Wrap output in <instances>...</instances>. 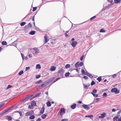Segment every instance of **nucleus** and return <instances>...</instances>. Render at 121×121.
I'll use <instances>...</instances> for the list:
<instances>
[{"mask_svg":"<svg viewBox=\"0 0 121 121\" xmlns=\"http://www.w3.org/2000/svg\"><path fill=\"white\" fill-rule=\"evenodd\" d=\"M2 43L3 45H6L7 44V43L6 41H3L2 42Z\"/></svg>","mask_w":121,"mask_h":121,"instance_id":"30","label":"nucleus"},{"mask_svg":"<svg viewBox=\"0 0 121 121\" xmlns=\"http://www.w3.org/2000/svg\"><path fill=\"white\" fill-rule=\"evenodd\" d=\"M37 7H35L33 8V11L34 12L37 9Z\"/></svg>","mask_w":121,"mask_h":121,"instance_id":"50","label":"nucleus"},{"mask_svg":"<svg viewBox=\"0 0 121 121\" xmlns=\"http://www.w3.org/2000/svg\"><path fill=\"white\" fill-rule=\"evenodd\" d=\"M26 24V22H22L20 23V25L22 26L25 25Z\"/></svg>","mask_w":121,"mask_h":121,"instance_id":"37","label":"nucleus"},{"mask_svg":"<svg viewBox=\"0 0 121 121\" xmlns=\"http://www.w3.org/2000/svg\"><path fill=\"white\" fill-rule=\"evenodd\" d=\"M75 67L76 68H78L79 66V62L78 61L75 64Z\"/></svg>","mask_w":121,"mask_h":121,"instance_id":"18","label":"nucleus"},{"mask_svg":"<svg viewBox=\"0 0 121 121\" xmlns=\"http://www.w3.org/2000/svg\"><path fill=\"white\" fill-rule=\"evenodd\" d=\"M21 54L23 60H24V55L21 53Z\"/></svg>","mask_w":121,"mask_h":121,"instance_id":"56","label":"nucleus"},{"mask_svg":"<svg viewBox=\"0 0 121 121\" xmlns=\"http://www.w3.org/2000/svg\"><path fill=\"white\" fill-rule=\"evenodd\" d=\"M70 65L69 64H67L65 66V68L66 69H68V68H69L70 67Z\"/></svg>","mask_w":121,"mask_h":121,"instance_id":"33","label":"nucleus"},{"mask_svg":"<svg viewBox=\"0 0 121 121\" xmlns=\"http://www.w3.org/2000/svg\"><path fill=\"white\" fill-rule=\"evenodd\" d=\"M83 78L86 80H87L88 79V77L86 76H84L83 77Z\"/></svg>","mask_w":121,"mask_h":121,"instance_id":"60","label":"nucleus"},{"mask_svg":"<svg viewBox=\"0 0 121 121\" xmlns=\"http://www.w3.org/2000/svg\"><path fill=\"white\" fill-rule=\"evenodd\" d=\"M28 28H31L32 27V25L30 22L28 23Z\"/></svg>","mask_w":121,"mask_h":121,"instance_id":"29","label":"nucleus"},{"mask_svg":"<svg viewBox=\"0 0 121 121\" xmlns=\"http://www.w3.org/2000/svg\"><path fill=\"white\" fill-rule=\"evenodd\" d=\"M5 103H3L0 105V109L1 108L4 104Z\"/></svg>","mask_w":121,"mask_h":121,"instance_id":"52","label":"nucleus"},{"mask_svg":"<svg viewBox=\"0 0 121 121\" xmlns=\"http://www.w3.org/2000/svg\"><path fill=\"white\" fill-rule=\"evenodd\" d=\"M107 96V94L106 93H104L103 95V97H106Z\"/></svg>","mask_w":121,"mask_h":121,"instance_id":"53","label":"nucleus"},{"mask_svg":"<svg viewBox=\"0 0 121 121\" xmlns=\"http://www.w3.org/2000/svg\"><path fill=\"white\" fill-rule=\"evenodd\" d=\"M38 88L39 89H41L43 88L42 86H41V85H40L38 86Z\"/></svg>","mask_w":121,"mask_h":121,"instance_id":"54","label":"nucleus"},{"mask_svg":"<svg viewBox=\"0 0 121 121\" xmlns=\"http://www.w3.org/2000/svg\"><path fill=\"white\" fill-rule=\"evenodd\" d=\"M30 69V67H26V68L25 71H27L28 70H29Z\"/></svg>","mask_w":121,"mask_h":121,"instance_id":"49","label":"nucleus"},{"mask_svg":"<svg viewBox=\"0 0 121 121\" xmlns=\"http://www.w3.org/2000/svg\"><path fill=\"white\" fill-rule=\"evenodd\" d=\"M87 76L90 77L91 78H92L93 77V76L90 74L89 73V74L87 75Z\"/></svg>","mask_w":121,"mask_h":121,"instance_id":"45","label":"nucleus"},{"mask_svg":"<svg viewBox=\"0 0 121 121\" xmlns=\"http://www.w3.org/2000/svg\"><path fill=\"white\" fill-rule=\"evenodd\" d=\"M91 93L92 95H93L96 98L98 96V95L97 94H95L94 93H93L92 92H91Z\"/></svg>","mask_w":121,"mask_h":121,"instance_id":"22","label":"nucleus"},{"mask_svg":"<svg viewBox=\"0 0 121 121\" xmlns=\"http://www.w3.org/2000/svg\"><path fill=\"white\" fill-rule=\"evenodd\" d=\"M115 2L114 3L117 4L119 3L121 1V0H114Z\"/></svg>","mask_w":121,"mask_h":121,"instance_id":"31","label":"nucleus"},{"mask_svg":"<svg viewBox=\"0 0 121 121\" xmlns=\"http://www.w3.org/2000/svg\"><path fill=\"white\" fill-rule=\"evenodd\" d=\"M77 43V42L76 41H73L71 43V45L73 48L75 47Z\"/></svg>","mask_w":121,"mask_h":121,"instance_id":"9","label":"nucleus"},{"mask_svg":"<svg viewBox=\"0 0 121 121\" xmlns=\"http://www.w3.org/2000/svg\"><path fill=\"white\" fill-rule=\"evenodd\" d=\"M96 17V16H95L92 17H91L90 19V20H92L94 19H95Z\"/></svg>","mask_w":121,"mask_h":121,"instance_id":"47","label":"nucleus"},{"mask_svg":"<svg viewBox=\"0 0 121 121\" xmlns=\"http://www.w3.org/2000/svg\"><path fill=\"white\" fill-rule=\"evenodd\" d=\"M13 86H12L9 85L7 87L6 89H9L11 88Z\"/></svg>","mask_w":121,"mask_h":121,"instance_id":"42","label":"nucleus"},{"mask_svg":"<svg viewBox=\"0 0 121 121\" xmlns=\"http://www.w3.org/2000/svg\"><path fill=\"white\" fill-rule=\"evenodd\" d=\"M30 104L31 106L32 107L35 106H36V102L34 101H31L30 102Z\"/></svg>","mask_w":121,"mask_h":121,"instance_id":"10","label":"nucleus"},{"mask_svg":"<svg viewBox=\"0 0 121 121\" xmlns=\"http://www.w3.org/2000/svg\"><path fill=\"white\" fill-rule=\"evenodd\" d=\"M23 71L22 70L20 71L18 73V74L19 75H21L23 73Z\"/></svg>","mask_w":121,"mask_h":121,"instance_id":"39","label":"nucleus"},{"mask_svg":"<svg viewBox=\"0 0 121 121\" xmlns=\"http://www.w3.org/2000/svg\"><path fill=\"white\" fill-rule=\"evenodd\" d=\"M41 68V66L39 64H38L36 65V68L37 69H40Z\"/></svg>","mask_w":121,"mask_h":121,"instance_id":"26","label":"nucleus"},{"mask_svg":"<svg viewBox=\"0 0 121 121\" xmlns=\"http://www.w3.org/2000/svg\"><path fill=\"white\" fill-rule=\"evenodd\" d=\"M46 116L47 115L46 114H44L42 115L41 117L42 119H44L45 118Z\"/></svg>","mask_w":121,"mask_h":121,"instance_id":"24","label":"nucleus"},{"mask_svg":"<svg viewBox=\"0 0 121 121\" xmlns=\"http://www.w3.org/2000/svg\"><path fill=\"white\" fill-rule=\"evenodd\" d=\"M42 82V80H40L39 81H37L35 83L36 84L37 83L40 84Z\"/></svg>","mask_w":121,"mask_h":121,"instance_id":"32","label":"nucleus"},{"mask_svg":"<svg viewBox=\"0 0 121 121\" xmlns=\"http://www.w3.org/2000/svg\"><path fill=\"white\" fill-rule=\"evenodd\" d=\"M113 0H108V1L110 3H112V4H113L114 3H112Z\"/></svg>","mask_w":121,"mask_h":121,"instance_id":"55","label":"nucleus"},{"mask_svg":"<svg viewBox=\"0 0 121 121\" xmlns=\"http://www.w3.org/2000/svg\"><path fill=\"white\" fill-rule=\"evenodd\" d=\"M40 77L41 76L40 75H37L35 76L36 78H40Z\"/></svg>","mask_w":121,"mask_h":121,"instance_id":"46","label":"nucleus"},{"mask_svg":"<svg viewBox=\"0 0 121 121\" xmlns=\"http://www.w3.org/2000/svg\"><path fill=\"white\" fill-rule=\"evenodd\" d=\"M35 117L34 115H32L29 117V118L30 119L33 120L34 119Z\"/></svg>","mask_w":121,"mask_h":121,"instance_id":"25","label":"nucleus"},{"mask_svg":"<svg viewBox=\"0 0 121 121\" xmlns=\"http://www.w3.org/2000/svg\"><path fill=\"white\" fill-rule=\"evenodd\" d=\"M45 105V104H43V107L41 109L40 111L39 112V113H40V114H39L40 115V114H43L44 112L45 109L44 107Z\"/></svg>","mask_w":121,"mask_h":121,"instance_id":"8","label":"nucleus"},{"mask_svg":"<svg viewBox=\"0 0 121 121\" xmlns=\"http://www.w3.org/2000/svg\"><path fill=\"white\" fill-rule=\"evenodd\" d=\"M36 15V14H35L34 16L32 18V20L34 21V22H35V16Z\"/></svg>","mask_w":121,"mask_h":121,"instance_id":"61","label":"nucleus"},{"mask_svg":"<svg viewBox=\"0 0 121 121\" xmlns=\"http://www.w3.org/2000/svg\"><path fill=\"white\" fill-rule=\"evenodd\" d=\"M34 114V111L33 110L27 112L25 114V115L26 116H31Z\"/></svg>","mask_w":121,"mask_h":121,"instance_id":"7","label":"nucleus"},{"mask_svg":"<svg viewBox=\"0 0 121 121\" xmlns=\"http://www.w3.org/2000/svg\"><path fill=\"white\" fill-rule=\"evenodd\" d=\"M41 93H38L37 94H36L32 98H31L30 100H31L33 99H34L35 98L39 96V95H40L41 94Z\"/></svg>","mask_w":121,"mask_h":121,"instance_id":"12","label":"nucleus"},{"mask_svg":"<svg viewBox=\"0 0 121 121\" xmlns=\"http://www.w3.org/2000/svg\"><path fill=\"white\" fill-rule=\"evenodd\" d=\"M35 32L34 31H30L29 33V34L31 35H33L35 34Z\"/></svg>","mask_w":121,"mask_h":121,"instance_id":"20","label":"nucleus"},{"mask_svg":"<svg viewBox=\"0 0 121 121\" xmlns=\"http://www.w3.org/2000/svg\"><path fill=\"white\" fill-rule=\"evenodd\" d=\"M84 56V55H82L80 58V60H81L82 61L83 60V57Z\"/></svg>","mask_w":121,"mask_h":121,"instance_id":"51","label":"nucleus"},{"mask_svg":"<svg viewBox=\"0 0 121 121\" xmlns=\"http://www.w3.org/2000/svg\"><path fill=\"white\" fill-rule=\"evenodd\" d=\"M55 78V77H53L52 78H51L50 79L46 81L45 82V83H46L47 85L51 82Z\"/></svg>","mask_w":121,"mask_h":121,"instance_id":"5","label":"nucleus"},{"mask_svg":"<svg viewBox=\"0 0 121 121\" xmlns=\"http://www.w3.org/2000/svg\"><path fill=\"white\" fill-rule=\"evenodd\" d=\"M119 118V116L118 115L117 116L114 117L113 118V121H115V120H116V121H117V119H118Z\"/></svg>","mask_w":121,"mask_h":121,"instance_id":"19","label":"nucleus"},{"mask_svg":"<svg viewBox=\"0 0 121 121\" xmlns=\"http://www.w3.org/2000/svg\"><path fill=\"white\" fill-rule=\"evenodd\" d=\"M89 73L87 71H86L84 74V75H86L87 76L88 75Z\"/></svg>","mask_w":121,"mask_h":121,"instance_id":"63","label":"nucleus"},{"mask_svg":"<svg viewBox=\"0 0 121 121\" xmlns=\"http://www.w3.org/2000/svg\"><path fill=\"white\" fill-rule=\"evenodd\" d=\"M12 109L14 108V109H16L17 107V106H16V105H14L12 107Z\"/></svg>","mask_w":121,"mask_h":121,"instance_id":"38","label":"nucleus"},{"mask_svg":"<svg viewBox=\"0 0 121 121\" xmlns=\"http://www.w3.org/2000/svg\"><path fill=\"white\" fill-rule=\"evenodd\" d=\"M101 77L100 76L97 78V80H98L99 82H100L102 80Z\"/></svg>","mask_w":121,"mask_h":121,"instance_id":"28","label":"nucleus"},{"mask_svg":"<svg viewBox=\"0 0 121 121\" xmlns=\"http://www.w3.org/2000/svg\"><path fill=\"white\" fill-rule=\"evenodd\" d=\"M88 106V105L84 104L82 105V106L83 107L84 109H86V110H88L92 108V107H90L91 105L89 104Z\"/></svg>","mask_w":121,"mask_h":121,"instance_id":"3","label":"nucleus"},{"mask_svg":"<svg viewBox=\"0 0 121 121\" xmlns=\"http://www.w3.org/2000/svg\"><path fill=\"white\" fill-rule=\"evenodd\" d=\"M44 39L45 40V43H47L49 40L47 38V35L46 34L44 36Z\"/></svg>","mask_w":121,"mask_h":121,"instance_id":"14","label":"nucleus"},{"mask_svg":"<svg viewBox=\"0 0 121 121\" xmlns=\"http://www.w3.org/2000/svg\"><path fill=\"white\" fill-rule=\"evenodd\" d=\"M8 111H9L8 110V109L7 108L5 109L4 111H3V113H4V114L8 112Z\"/></svg>","mask_w":121,"mask_h":121,"instance_id":"43","label":"nucleus"},{"mask_svg":"<svg viewBox=\"0 0 121 121\" xmlns=\"http://www.w3.org/2000/svg\"><path fill=\"white\" fill-rule=\"evenodd\" d=\"M65 112V110L64 108H61L60 110V112H59V114L61 116H62Z\"/></svg>","mask_w":121,"mask_h":121,"instance_id":"4","label":"nucleus"},{"mask_svg":"<svg viewBox=\"0 0 121 121\" xmlns=\"http://www.w3.org/2000/svg\"><path fill=\"white\" fill-rule=\"evenodd\" d=\"M83 87L84 88H87L88 86H90V84H89L88 86L85 85L84 83H83Z\"/></svg>","mask_w":121,"mask_h":121,"instance_id":"23","label":"nucleus"},{"mask_svg":"<svg viewBox=\"0 0 121 121\" xmlns=\"http://www.w3.org/2000/svg\"><path fill=\"white\" fill-rule=\"evenodd\" d=\"M71 30V28H70L69 30H68L67 31H66L65 33V37H69L70 36L68 35L67 34L69 33V31L70 30Z\"/></svg>","mask_w":121,"mask_h":121,"instance_id":"15","label":"nucleus"},{"mask_svg":"<svg viewBox=\"0 0 121 121\" xmlns=\"http://www.w3.org/2000/svg\"><path fill=\"white\" fill-rule=\"evenodd\" d=\"M64 73V70L63 69H60L57 72V73L58 74V75L60 74V77H62L63 75V73Z\"/></svg>","mask_w":121,"mask_h":121,"instance_id":"1","label":"nucleus"},{"mask_svg":"<svg viewBox=\"0 0 121 121\" xmlns=\"http://www.w3.org/2000/svg\"><path fill=\"white\" fill-rule=\"evenodd\" d=\"M117 73L116 74H114L112 75V76L113 78H115L116 77V76H117L116 74H117Z\"/></svg>","mask_w":121,"mask_h":121,"instance_id":"62","label":"nucleus"},{"mask_svg":"<svg viewBox=\"0 0 121 121\" xmlns=\"http://www.w3.org/2000/svg\"><path fill=\"white\" fill-rule=\"evenodd\" d=\"M70 73L69 72H67L65 74V77H67L68 76Z\"/></svg>","mask_w":121,"mask_h":121,"instance_id":"35","label":"nucleus"},{"mask_svg":"<svg viewBox=\"0 0 121 121\" xmlns=\"http://www.w3.org/2000/svg\"><path fill=\"white\" fill-rule=\"evenodd\" d=\"M6 117L8 118V120H12V118L10 116H6Z\"/></svg>","mask_w":121,"mask_h":121,"instance_id":"36","label":"nucleus"},{"mask_svg":"<svg viewBox=\"0 0 121 121\" xmlns=\"http://www.w3.org/2000/svg\"><path fill=\"white\" fill-rule=\"evenodd\" d=\"M81 72L82 73L84 74L85 73V72L84 70L83 69H82L81 70Z\"/></svg>","mask_w":121,"mask_h":121,"instance_id":"57","label":"nucleus"},{"mask_svg":"<svg viewBox=\"0 0 121 121\" xmlns=\"http://www.w3.org/2000/svg\"><path fill=\"white\" fill-rule=\"evenodd\" d=\"M95 84V82L93 81H92L91 83V86H93Z\"/></svg>","mask_w":121,"mask_h":121,"instance_id":"40","label":"nucleus"},{"mask_svg":"<svg viewBox=\"0 0 121 121\" xmlns=\"http://www.w3.org/2000/svg\"><path fill=\"white\" fill-rule=\"evenodd\" d=\"M41 86H42V88L44 87H45L47 85L45 83H44L43 84H41Z\"/></svg>","mask_w":121,"mask_h":121,"instance_id":"27","label":"nucleus"},{"mask_svg":"<svg viewBox=\"0 0 121 121\" xmlns=\"http://www.w3.org/2000/svg\"><path fill=\"white\" fill-rule=\"evenodd\" d=\"M111 3V4H109L107 5L108 6V7H110L113 4H112V3Z\"/></svg>","mask_w":121,"mask_h":121,"instance_id":"64","label":"nucleus"},{"mask_svg":"<svg viewBox=\"0 0 121 121\" xmlns=\"http://www.w3.org/2000/svg\"><path fill=\"white\" fill-rule=\"evenodd\" d=\"M33 49L35 51L34 54H38L39 52V50L38 49V48H33Z\"/></svg>","mask_w":121,"mask_h":121,"instance_id":"13","label":"nucleus"},{"mask_svg":"<svg viewBox=\"0 0 121 121\" xmlns=\"http://www.w3.org/2000/svg\"><path fill=\"white\" fill-rule=\"evenodd\" d=\"M92 92H92L93 93H96L97 92V90L96 89H94L93 90Z\"/></svg>","mask_w":121,"mask_h":121,"instance_id":"48","label":"nucleus"},{"mask_svg":"<svg viewBox=\"0 0 121 121\" xmlns=\"http://www.w3.org/2000/svg\"><path fill=\"white\" fill-rule=\"evenodd\" d=\"M101 116H99V118H104L106 114L105 113H103L102 114H101Z\"/></svg>","mask_w":121,"mask_h":121,"instance_id":"11","label":"nucleus"},{"mask_svg":"<svg viewBox=\"0 0 121 121\" xmlns=\"http://www.w3.org/2000/svg\"><path fill=\"white\" fill-rule=\"evenodd\" d=\"M68 120L67 119H62L61 120V121H68Z\"/></svg>","mask_w":121,"mask_h":121,"instance_id":"58","label":"nucleus"},{"mask_svg":"<svg viewBox=\"0 0 121 121\" xmlns=\"http://www.w3.org/2000/svg\"><path fill=\"white\" fill-rule=\"evenodd\" d=\"M76 105V104H73L71 106V108L72 109H74L75 108Z\"/></svg>","mask_w":121,"mask_h":121,"instance_id":"16","label":"nucleus"},{"mask_svg":"<svg viewBox=\"0 0 121 121\" xmlns=\"http://www.w3.org/2000/svg\"><path fill=\"white\" fill-rule=\"evenodd\" d=\"M111 91L112 93H115L116 94H118L120 92V90H118L117 88H112L111 89Z\"/></svg>","mask_w":121,"mask_h":121,"instance_id":"2","label":"nucleus"},{"mask_svg":"<svg viewBox=\"0 0 121 121\" xmlns=\"http://www.w3.org/2000/svg\"><path fill=\"white\" fill-rule=\"evenodd\" d=\"M105 30L103 29H102L100 30L99 32H100L103 33L105 32Z\"/></svg>","mask_w":121,"mask_h":121,"instance_id":"41","label":"nucleus"},{"mask_svg":"<svg viewBox=\"0 0 121 121\" xmlns=\"http://www.w3.org/2000/svg\"><path fill=\"white\" fill-rule=\"evenodd\" d=\"M33 94L29 95L28 96L26 97L25 98L22 100L21 101V102H25L27 101L30 98L32 97L33 96Z\"/></svg>","mask_w":121,"mask_h":121,"instance_id":"6","label":"nucleus"},{"mask_svg":"<svg viewBox=\"0 0 121 121\" xmlns=\"http://www.w3.org/2000/svg\"><path fill=\"white\" fill-rule=\"evenodd\" d=\"M56 67L55 66H52L50 70L51 71H53L56 70Z\"/></svg>","mask_w":121,"mask_h":121,"instance_id":"17","label":"nucleus"},{"mask_svg":"<svg viewBox=\"0 0 121 121\" xmlns=\"http://www.w3.org/2000/svg\"><path fill=\"white\" fill-rule=\"evenodd\" d=\"M83 63L82 62H81L80 63H79V67H81L83 65Z\"/></svg>","mask_w":121,"mask_h":121,"instance_id":"44","label":"nucleus"},{"mask_svg":"<svg viewBox=\"0 0 121 121\" xmlns=\"http://www.w3.org/2000/svg\"><path fill=\"white\" fill-rule=\"evenodd\" d=\"M7 109H8V110L9 111L11 109H13L12 107H9L8 108H7Z\"/></svg>","mask_w":121,"mask_h":121,"instance_id":"59","label":"nucleus"},{"mask_svg":"<svg viewBox=\"0 0 121 121\" xmlns=\"http://www.w3.org/2000/svg\"><path fill=\"white\" fill-rule=\"evenodd\" d=\"M93 116L91 114L90 115H86L85 116L86 117H88L90 118H91V117H93Z\"/></svg>","mask_w":121,"mask_h":121,"instance_id":"34","label":"nucleus"},{"mask_svg":"<svg viewBox=\"0 0 121 121\" xmlns=\"http://www.w3.org/2000/svg\"><path fill=\"white\" fill-rule=\"evenodd\" d=\"M47 106L48 107H50L51 106V104L50 102V101H48L47 103Z\"/></svg>","mask_w":121,"mask_h":121,"instance_id":"21","label":"nucleus"}]
</instances>
